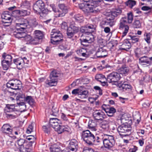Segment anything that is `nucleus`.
I'll return each mask as SVG.
<instances>
[{
  "label": "nucleus",
  "instance_id": "f257e3e1",
  "mask_svg": "<svg viewBox=\"0 0 152 152\" xmlns=\"http://www.w3.org/2000/svg\"><path fill=\"white\" fill-rule=\"evenodd\" d=\"M82 135L84 141L89 145L94 144L99 145L101 142V139L100 137L99 134L96 133L93 134L89 130L83 131Z\"/></svg>",
  "mask_w": 152,
  "mask_h": 152
},
{
  "label": "nucleus",
  "instance_id": "f03ea898",
  "mask_svg": "<svg viewBox=\"0 0 152 152\" xmlns=\"http://www.w3.org/2000/svg\"><path fill=\"white\" fill-rule=\"evenodd\" d=\"M79 7L85 12L96 13L100 11V7L94 4V3L89 2L85 4H80Z\"/></svg>",
  "mask_w": 152,
  "mask_h": 152
},
{
  "label": "nucleus",
  "instance_id": "7ed1b4c3",
  "mask_svg": "<svg viewBox=\"0 0 152 152\" xmlns=\"http://www.w3.org/2000/svg\"><path fill=\"white\" fill-rule=\"evenodd\" d=\"M50 7L56 13V17H63L65 16L68 11L69 8L64 4H61L58 5L59 10H58L55 5L51 4Z\"/></svg>",
  "mask_w": 152,
  "mask_h": 152
},
{
  "label": "nucleus",
  "instance_id": "20e7f679",
  "mask_svg": "<svg viewBox=\"0 0 152 152\" xmlns=\"http://www.w3.org/2000/svg\"><path fill=\"white\" fill-rule=\"evenodd\" d=\"M51 42L54 45L61 43L63 41V35L61 32L56 29H53L50 33Z\"/></svg>",
  "mask_w": 152,
  "mask_h": 152
},
{
  "label": "nucleus",
  "instance_id": "39448f33",
  "mask_svg": "<svg viewBox=\"0 0 152 152\" xmlns=\"http://www.w3.org/2000/svg\"><path fill=\"white\" fill-rule=\"evenodd\" d=\"M15 109L14 105L7 104L4 109L6 117L9 119H15L18 115L15 112Z\"/></svg>",
  "mask_w": 152,
  "mask_h": 152
},
{
  "label": "nucleus",
  "instance_id": "423d86ee",
  "mask_svg": "<svg viewBox=\"0 0 152 152\" xmlns=\"http://www.w3.org/2000/svg\"><path fill=\"white\" fill-rule=\"evenodd\" d=\"M59 72L56 70L52 71L49 76L50 80L45 81V83L51 86H55L58 81V77L60 76Z\"/></svg>",
  "mask_w": 152,
  "mask_h": 152
},
{
  "label": "nucleus",
  "instance_id": "0eeeda50",
  "mask_svg": "<svg viewBox=\"0 0 152 152\" xmlns=\"http://www.w3.org/2000/svg\"><path fill=\"white\" fill-rule=\"evenodd\" d=\"M102 141L104 148L108 149H110L115 144L114 138L112 135L104 134Z\"/></svg>",
  "mask_w": 152,
  "mask_h": 152
},
{
  "label": "nucleus",
  "instance_id": "6e6552de",
  "mask_svg": "<svg viewBox=\"0 0 152 152\" xmlns=\"http://www.w3.org/2000/svg\"><path fill=\"white\" fill-rule=\"evenodd\" d=\"M6 86L8 88L13 90H18L21 87L20 81L17 79H13L9 80L7 83Z\"/></svg>",
  "mask_w": 152,
  "mask_h": 152
},
{
  "label": "nucleus",
  "instance_id": "1a4fd4ad",
  "mask_svg": "<svg viewBox=\"0 0 152 152\" xmlns=\"http://www.w3.org/2000/svg\"><path fill=\"white\" fill-rule=\"evenodd\" d=\"M121 77L119 73L114 72L111 73L107 75L106 80L109 83L113 82L116 85L120 82H118Z\"/></svg>",
  "mask_w": 152,
  "mask_h": 152
},
{
  "label": "nucleus",
  "instance_id": "9d476101",
  "mask_svg": "<svg viewBox=\"0 0 152 152\" xmlns=\"http://www.w3.org/2000/svg\"><path fill=\"white\" fill-rule=\"evenodd\" d=\"M95 26L91 24H88L85 26H82L80 28V31L82 33L88 35L91 34L95 30Z\"/></svg>",
  "mask_w": 152,
  "mask_h": 152
},
{
  "label": "nucleus",
  "instance_id": "9b49d317",
  "mask_svg": "<svg viewBox=\"0 0 152 152\" xmlns=\"http://www.w3.org/2000/svg\"><path fill=\"white\" fill-rule=\"evenodd\" d=\"M13 35L15 37L18 38H24V40L27 42V43L28 44H30V42L32 39L30 35H27L25 33L23 32H20L18 31H14Z\"/></svg>",
  "mask_w": 152,
  "mask_h": 152
},
{
  "label": "nucleus",
  "instance_id": "f8f14e48",
  "mask_svg": "<svg viewBox=\"0 0 152 152\" xmlns=\"http://www.w3.org/2000/svg\"><path fill=\"white\" fill-rule=\"evenodd\" d=\"M117 130L121 138L128 136V134H126V133L129 131L127 126L124 125L119 126Z\"/></svg>",
  "mask_w": 152,
  "mask_h": 152
},
{
  "label": "nucleus",
  "instance_id": "ddd939ff",
  "mask_svg": "<svg viewBox=\"0 0 152 152\" xmlns=\"http://www.w3.org/2000/svg\"><path fill=\"white\" fill-rule=\"evenodd\" d=\"M117 86L121 90L124 91H130L132 90V87L129 84H127L126 82H120L117 84Z\"/></svg>",
  "mask_w": 152,
  "mask_h": 152
},
{
  "label": "nucleus",
  "instance_id": "4468645a",
  "mask_svg": "<svg viewBox=\"0 0 152 152\" xmlns=\"http://www.w3.org/2000/svg\"><path fill=\"white\" fill-rule=\"evenodd\" d=\"M78 148V143L75 139L72 140L69 144L68 148L70 152H75Z\"/></svg>",
  "mask_w": 152,
  "mask_h": 152
},
{
  "label": "nucleus",
  "instance_id": "2eb2a0df",
  "mask_svg": "<svg viewBox=\"0 0 152 152\" xmlns=\"http://www.w3.org/2000/svg\"><path fill=\"white\" fill-rule=\"evenodd\" d=\"M93 115L95 119L102 121L104 118V114L101 110H96L93 113Z\"/></svg>",
  "mask_w": 152,
  "mask_h": 152
},
{
  "label": "nucleus",
  "instance_id": "dca6fc26",
  "mask_svg": "<svg viewBox=\"0 0 152 152\" xmlns=\"http://www.w3.org/2000/svg\"><path fill=\"white\" fill-rule=\"evenodd\" d=\"M44 3L41 0H39L37 1L34 4L33 9L36 12H38L41 10L44 7Z\"/></svg>",
  "mask_w": 152,
  "mask_h": 152
},
{
  "label": "nucleus",
  "instance_id": "f3484780",
  "mask_svg": "<svg viewBox=\"0 0 152 152\" xmlns=\"http://www.w3.org/2000/svg\"><path fill=\"white\" fill-rule=\"evenodd\" d=\"M28 25L27 21L25 20V21H23L22 23H16V26L17 30L15 31H18L20 32H23L25 29Z\"/></svg>",
  "mask_w": 152,
  "mask_h": 152
},
{
  "label": "nucleus",
  "instance_id": "a211bd4d",
  "mask_svg": "<svg viewBox=\"0 0 152 152\" xmlns=\"http://www.w3.org/2000/svg\"><path fill=\"white\" fill-rule=\"evenodd\" d=\"M96 55L97 58L105 57L107 55V50L103 47L100 48L96 52Z\"/></svg>",
  "mask_w": 152,
  "mask_h": 152
},
{
  "label": "nucleus",
  "instance_id": "6ab92c4d",
  "mask_svg": "<svg viewBox=\"0 0 152 152\" xmlns=\"http://www.w3.org/2000/svg\"><path fill=\"white\" fill-rule=\"evenodd\" d=\"M1 131L4 133L10 134L12 133V130L9 124H5L2 127Z\"/></svg>",
  "mask_w": 152,
  "mask_h": 152
},
{
  "label": "nucleus",
  "instance_id": "aec40b11",
  "mask_svg": "<svg viewBox=\"0 0 152 152\" xmlns=\"http://www.w3.org/2000/svg\"><path fill=\"white\" fill-rule=\"evenodd\" d=\"M131 47V44L130 41L129 39H126L124 40L123 44L119 48L121 50H125L127 51Z\"/></svg>",
  "mask_w": 152,
  "mask_h": 152
},
{
  "label": "nucleus",
  "instance_id": "412c9836",
  "mask_svg": "<svg viewBox=\"0 0 152 152\" xmlns=\"http://www.w3.org/2000/svg\"><path fill=\"white\" fill-rule=\"evenodd\" d=\"M13 63L16 65L17 68L18 69H21L24 66L22 61V57L14 59L13 60Z\"/></svg>",
  "mask_w": 152,
  "mask_h": 152
},
{
  "label": "nucleus",
  "instance_id": "4be33fe9",
  "mask_svg": "<svg viewBox=\"0 0 152 152\" xmlns=\"http://www.w3.org/2000/svg\"><path fill=\"white\" fill-rule=\"evenodd\" d=\"M12 57L11 55L4 53L2 55L1 61L7 63L12 64Z\"/></svg>",
  "mask_w": 152,
  "mask_h": 152
},
{
  "label": "nucleus",
  "instance_id": "5701e85b",
  "mask_svg": "<svg viewBox=\"0 0 152 152\" xmlns=\"http://www.w3.org/2000/svg\"><path fill=\"white\" fill-rule=\"evenodd\" d=\"M49 123L50 126L54 129L61 123L60 121L56 118H50Z\"/></svg>",
  "mask_w": 152,
  "mask_h": 152
},
{
  "label": "nucleus",
  "instance_id": "b1692460",
  "mask_svg": "<svg viewBox=\"0 0 152 152\" xmlns=\"http://www.w3.org/2000/svg\"><path fill=\"white\" fill-rule=\"evenodd\" d=\"M114 17L113 16L111 15L107 17L106 20L104 21V23L106 25H109L110 26H112L115 24V22L114 20Z\"/></svg>",
  "mask_w": 152,
  "mask_h": 152
},
{
  "label": "nucleus",
  "instance_id": "393cba45",
  "mask_svg": "<svg viewBox=\"0 0 152 152\" xmlns=\"http://www.w3.org/2000/svg\"><path fill=\"white\" fill-rule=\"evenodd\" d=\"M118 71L120 74L126 75L129 72V68L127 66L124 65L118 69Z\"/></svg>",
  "mask_w": 152,
  "mask_h": 152
},
{
  "label": "nucleus",
  "instance_id": "a878e982",
  "mask_svg": "<svg viewBox=\"0 0 152 152\" xmlns=\"http://www.w3.org/2000/svg\"><path fill=\"white\" fill-rule=\"evenodd\" d=\"M97 121L95 120H90L88 124V126L90 129L92 131H96L97 130Z\"/></svg>",
  "mask_w": 152,
  "mask_h": 152
},
{
  "label": "nucleus",
  "instance_id": "bb28decb",
  "mask_svg": "<svg viewBox=\"0 0 152 152\" xmlns=\"http://www.w3.org/2000/svg\"><path fill=\"white\" fill-rule=\"evenodd\" d=\"M55 130L57 131L59 134H61L65 131H68V128L64 126H61L59 124L55 128Z\"/></svg>",
  "mask_w": 152,
  "mask_h": 152
},
{
  "label": "nucleus",
  "instance_id": "cd10ccee",
  "mask_svg": "<svg viewBox=\"0 0 152 152\" xmlns=\"http://www.w3.org/2000/svg\"><path fill=\"white\" fill-rule=\"evenodd\" d=\"M2 18V22L6 23V21L7 20L9 21L10 22L12 21V18L11 15L8 13H5L1 15Z\"/></svg>",
  "mask_w": 152,
  "mask_h": 152
},
{
  "label": "nucleus",
  "instance_id": "c85d7f7f",
  "mask_svg": "<svg viewBox=\"0 0 152 152\" xmlns=\"http://www.w3.org/2000/svg\"><path fill=\"white\" fill-rule=\"evenodd\" d=\"M27 23L33 27H35L39 25L36 18L33 17H30L29 18Z\"/></svg>",
  "mask_w": 152,
  "mask_h": 152
},
{
  "label": "nucleus",
  "instance_id": "c756f323",
  "mask_svg": "<svg viewBox=\"0 0 152 152\" xmlns=\"http://www.w3.org/2000/svg\"><path fill=\"white\" fill-rule=\"evenodd\" d=\"M13 12L17 14H19L20 15L22 16H25L30 14V12L28 10H22L20 11L16 10L14 11Z\"/></svg>",
  "mask_w": 152,
  "mask_h": 152
},
{
  "label": "nucleus",
  "instance_id": "7c9ffc66",
  "mask_svg": "<svg viewBox=\"0 0 152 152\" xmlns=\"http://www.w3.org/2000/svg\"><path fill=\"white\" fill-rule=\"evenodd\" d=\"M119 23V28H122L123 27L127 26V25L128 22L127 21V18L126 17H123L121 18L120 20Z\"/></svg>",
  "mask_w": 152,
  "mask_h": 152
},
{
  "label": "nucleus",
  "instance_id": "2f4dec72",
  "mask_svg": "<svg viewBox=\"0 0 152 152\" xmlns=\"http://www.w3.org/2000/svg\"><path fill=\"white\" fill-rule=\"evenodd\" d=\"M139 62L141 63H145L149 65L151 64V62L149 61V57L146 56H144L140 57L139 59Z\"/></svg>",
  "mask_w": 152,
  "mask_h": 152
},
{
  "label": "nucleus",
  "instance_id": "473e14b6",
  "mask_svg": "<svg viewBox=\"0 0 152 152\" xmlns=\"http://www.w3.org/2000/svg\"><path fill=\"white\" fill-rule=\"evenodd\" d=\"M100 127L105 131H108L109 129V122L106 120L103 121L100 124Z\"/></svg>",
  "mask_w": 152,
  "mask_h": 152
},
{
  "label": "nucleus",
  "instance_id": "72a5a7b5",
  "mask_svg": "<svg viewBox=\"0 0 152 152\" xmlns=\"http://www.w3.org/2000/svg\"><path fill=\"white\" fill-rule=\"evenodd\" d=\"M87 51L86 49L82 48L77 50V53L80 56L87 58L88 56V54L86 53Z\"/></svg>",
  "mask_w": 152,
  "mask_h": 152
},
{
  "label": "nucleus",
  "instance_id": "f704fd0d",
  "mask_svg": "<svg viewBox=\"0 0 152 152\" xmlns=\"http://www.w3.org/2000/svg\"><path fill=\"white\" fill-rule=\"evenodd\" d=\"M94 39L91 37H87L85 39H83L81 40V43L82 45L87 46L88 45L85 44V43H90L93 41Z\"/></svg>",
  "mask_w": 152,
  "mask_h": 152
},
{
  "label": "nucleus",
  "instance_id": "c9c22d12",
  "mask_svg": "<svg viewBox=\"0 0 152 152\" xmlns=\"http://www.w3.org/2000/svg\"><path fill=\"white\" fill-rule=\"evenodd\" d=\"M95 79L97 81L106 84V82L104 80H106L107 78H105V76L101 74H97L95 76Z\"/></svg>",
  "mask_w": 152,
  "mask_h": 152
},
{
  "label": "nucleus",
  "instance_id": "e433bc0d",
  "mask_svg": "<svg viewBox=\"0 0 152 152\" xmlns=\"http://www.w3.org/2000/svg\"><path fill=\"white\" fill-rule=\"evenodd\" d=\"M121 13V10L120 8L116 9L111 11V15L114 18L119 15Z\"/></svg>",
  "mask_w": 152,
  "mask_h": 152
},
{
  "label": "nucleus",
  "instance_id": "4c0bfd02",
  "mask_svg": "<svg viewBox=\"0 0 152 152\" xmlns=\"http://www.w3.org/2000/svg\"><path fill=\"white\" fill-rule=\"evenodd\" d=\"M88 92L86 90H80L79 97L81 99L86 98L88 96Z\"/></svg>",
  "mask_w": 152,
  "mask_h": 152
},
{
  "label": "nucleus",
  "instance_id": "58836bf2",
  "mask_svg": "<svg viewBox=\"0 0 152 152\" xmlns=\"http://www.w3.org/2000/svg\"><path fill=\"white\" fill-rule=\"evenodd\" d=\"M116 112L115 109L114 107H110L108 109H107L105 112L107 115L109 117H112L114 114Z\"/></svg>",
  "mask_w": 152,
  "mask_h": 152
},
{
  "label": "nucleus",
  "instance_id": "ea45409f",
  "mask_svg": "<svg viewBox=\"0 0 152 152\" xmlns=\"http://www.w3.org/2000/svg\"><path fill=\"white\" fill-rule=\"evenodd\" d=\"M24 101L28 103L30 105H33L34 102V100L31 96H26Z\"/></svg>",
  "mask_w": 152,
  "mask_h": 152
},
{
  "label": "nucleus",
  "instance_id": "a19ab883",
  "mask_svg": "<svg viewBox=\"0 0 152 152\" xmlns=\"http://www.w3.org/2000/svg\"><path fill=\"white\" fill-rule=\"evenodd\" d=\"M34 37L39 40L42 39L43 37V35L42 33L39 30L35 31H34Z\"/></svg>",
  "mask_w": 152,
  "mask_h": 152
},
{
  "label": "nucleus",
  "instance_id": "79ce46f5",
  "mask_svg": "<svg viewBox=\"0 0 152 152\" xmlns=\"http://www.w3.org/2000/svg\"><path fill=\"white\" fill-rule=\"evenodd\" d=\"M17 142L20 147H22L23 146H26L27 144V141L24 139L21 138H20L17 140Z\"/></svg>",
  "mask_w": 152,
  "mask_h": 152
},
{
  "label": "nucleus",
  "instance_id": "37998d69",
  "mask_svg": "<svg viewBox=\"0 0 152 152\" xmlns=\"http://www.w3.org/2000/svg\"><path fill=\"white\" fill-rule=\"evenodd\" d=\"M68 29H69V30L74 32L75 34L77 33L79 30L78 27H77L74 24L70 25Z\"/></svg>",
  "mask_w": 152,
  "mask_h": 152
},
{
  "label": "nucleus",
  "instance_id": "c03bdc74",
  "mask_svg": "<svg viewBox=\"0 0 152 152\" xmlns=\"http://www.w3.org/2000/svg\"><path fill=\"white\" fill-rule=\"evenodd\" d=\"M74 18L76 20L80 23H82L84 21V17L80 15L77 14L75 15L74 17Z\"/></svg>",
  "mask_w": 152,
  "mask_h": 152
},
{
  "label": "nucleus",
  "instance_id": "a18cd8bd",
  "mask_svg": "<svg viewBox=\"0 0 152 152\" xmlns=\"http://www.w3.org/2000/svg\"><path fill=\"white\" fill-rule=\"evenodd\" d=\"M51 152H62V151L60 147L56 145H54L50 148Z\"/></svg>",
  "mask_w": 152,
  "mask_h": 152
},
{
  "label": "nucleus",
  "instance_id": "49530a36",
  "mask_svg": "<svg viewBox=\"0 0 152 152\" xmlns=\"http://www.w3.org/2000/svg\"><path fill=\"white\" fill-rule=\"evenodd\" d=\"M151 35L150 33H145L144 35L145 40L149 44L151 43Z\"/></svg>",
  "mask_w": 152,
  "mask_h": 152
},
{
  "label": "nucleus",
  "instance_id": "de8ad7c7",
  "mask_svg": "<svg viewBox=\"0 0 152 152\" xmlns=\"http://www.w3.org/2000/svg\"><path fill=\"white\" fill-rule=\"evenodd\" d=\"M136 4V2L132 0H129L125 2L126 5L131 8H132Z\"/></svg>",
  "mask_w": 152,
  "mask_h": 152
},
{
  "label": "nucleus",
  "instance_id": "09e8293b",
  "mask_svg": "<svg viewBox=\"0 0 152 152\" xmlns=\"http://www.w3.org/2000/svg\"><path fill=\"white\" fill-rule=\"evenodd\" d=\"M26 97L24 94L20 93L18 94L16 96V99L17 102L21 100L24 101Z\"/></svg>",
  "mask_w": 152,
  "mask_h": 152
},
{
  "label": "nucleus",
  "instance_id": "8fccbe9b",
  "mask_svg": "<svg viewBox=\"0 0 152 152\" xmlns=\"http://www.w3.org/2000/svg\"><path fill=\"white\" fill-rule=\"evenodd\" d=\"M17 104L20 108L21 111H24L26 109V106L24 102H17Z\"/></svg>",
  "mask_w": 152,
  "mask_h": 152
},
{
  "label": "nucleus",
  "instance_id": "3c124183",
  "mask_svg": "<svg viewBox=\"0 0 152 152\" xmlns=\"http://www.w3.org/2000/svg\"><path fill=\"white\" fill-rule=\"evenodd\" d=\"M119 29L121 30H122L123 31L122 37H124L127 34L128 32L129 28V26H127L125 27H122V28Z\"/></svg>",
  "mask_w": 152,
  "mask_h": 152
},
{
  "label": "nucleus",
  "instance_id": "603ef678",
  "mask_svg": "<svg viewBox=\"0 0 152 152\" xmlns=\"http://www.w3.org/2000/svg\"><path fill=\"white\" fill-rule=\"evenodd\" d=\"M131 39H128L130 41V43L132 42L133 43L137 42L139 40V37L137 36H131Z\"/></svg>",
  "mask_w": 152,
  "mask_h": 152
},
{
  "label": "nucleus",
  "instance_id": "864d4df0",
  "mask_svg": "<svg viewBox=\"0 0 152 152\" xmlns=\"http://www.w3.org/2000/svg\"><path fill=\"white\" fill-rule=\"evenodd\" d=\"M127 22L129 23H131L133 20V15L132 13L130 12L127 14Z\"/></svg>",
  "mask_w": 152,
  "mask_h": 152
},
{
  "label": "nucleus",
  "instance_id": "5fc2aeb1",
  "mask_svg": "<svg viewBox=\"0 0 152 152\" xmlns=\"http://www.w3.org/2000/svg\"><path fill=\"white\" fill-rule=\"evenodd\" d=\"M1 64L4 69L5 70H7L9 67L12 64L9 63H8L7 62H4V61H1Z\"/></svg>",
  "mask_w": 152,
  "mask_h": 152
},
{
  "label": "nucleus",
  "instance_id": "6e6d98bb",
  "mask_svg": "<svg viewBox=\"0 0 152 152\" xmlns=\"http://www.w3.org/2000/svg\"><path fill=\"white\" fill-rule=\"evenodd\" d=\"M75 34L74 32L72 31L69 29H68L67 31L66 34L67 37L69 39L72 38Z\"/></svg>",
  "mask_w": 152,
  "mask_h": 152
},
{
  "label": "nucleus",
  "instance_id": "4d7b16f0",
  "mask_svg": "<svg viewBox=\"0 0 152 152\" xmlns=\"http://www.w3.org/2000/svg\"><path fill=\"white\" fill-rule=\"evenodd\" d=\"M25 146L19 147V150L20 152H30V149L26 147V145L25 147Z\"/></svg>",
  "mask_w": 152,
  "mask_h": 152
},
{
  "label": "nucleus",
  "instance_id": "13d9d810",
  "mask_svg": "<svg viewBox=\"0 0 152 152\" xmlns=\"http://www.w3.org/2000/svg\"><path fill=\"white\" fill-rule=\"evenodd\" d=\"M39 39L34 37V38H32L30 43L31 44L37 45L39 43Z\"/></svg>",
  "mask_w": 152,
  "mask_h": 152
},
{
  "label": "nucleus",
  "instance_id": "bf43d9fd",
  "mask_svg": "<svg viewBox=\"0 0 152 152\" xmlns=\"http://www.w3.org/2000/svg\"><path fill=\"white\" fill-rule=\"evenodd\" d=\"M134 26L135 28H140L141 26L140 21L138 20H135L134 23Z\"/></svg>",
  "mask_w": 152,
  "mask_h": 152
},
{
  "label": "nucleus",
  "instance_id": "052dcab7",
  "mask_svg": "<svg viewBox=\"0 0 152 152\" xmlns=\"http://www.w3.org/2000/svg\"><path fill=\"white\" fill-rule=\"evenodd\" d=\"M43 129L45 132L48 134L50 131V128L48 126H43Z\"/></svg>",
  "mask_w": 152,
  "mask_h": 152
},
{
  "label": "nucleus",
  "instance_id": "680f3d73",
  "mask_svg": "<svg viewBox=\"0 0 152 152\" xmlns=\"http://www.w3.org/2000/svg\"><path fill=\"white\" fill-rule=\"evenodd\" d=\"M61 28L62 29L68 30V29L67 23L65 22H63L61 25Z\"/></svg>",
  "mask_w": 152,
  "mask_h": 152
},
{
  "label": "nucleus",
  "instance_id": "e2e57ef3",
  "mask_svg": "<svg viewBox=\"0 0 152 152\" xmlns=\"http://www.w3.org/2000/svg\"><path fill=\"white\" fill-rule=\"evenodd\" d=\"M94 88L96 91H99V93L100 95H102V90L99 87L96 86L94 87Z\"/></svg>",
  "mask_w": 152,
  "mask_h": 152
},
{
  "label": "nucleus",
  "instance_id": "0e129e2a",
  "mask_svg": "<svg viewBox=\"0 0 152 152\" xmlns=\"http://www.w3.org/2000/svg\"><path fill=\"white\" fill-rule=\"evenodd\" d=\"M22 61L24 65L25 64H28L29 62V60L26 57H22Z\"/></svg>",
  "mask_w": 152,
  "mask_h": 152
},
{
  "label": "nucleus",
  "instance_id": "69168bd1",
  "mask_svg": "<svg viewBox=\"0 0 152 152\" xmlns=\"http://www.w3.org/2000/svg\"><path fill=\"white\" fill-rule=\"evenodd\" d=\"M33 126L32 124L29 125L27 129L26 132L28 134L30 133L32 131Z\"/></svg>",
  "mask_w": 152,
  "mask_h": 152
},
{
  "label": "nucleus",
  "instance_id": "338daca9",
  "mask_svg": "<svg viewBox=\"0 0 152 152\" xmlns=\"http://www.w3.org/2000/svg\"><path fill=\"white\" fill-rule=\"evenodd\" d=\"M110 107L109 105L105 104H103L102 106V109L104 110L105 112H106L107 109H108Z\"/></svg>",
  "mask_w": 152,
  "mask_h": 152
},
{
  "label": "nucleus",
  "instance_id": "774afa93",
  "mask_svg": "<svg viewBox=\"0 0 152 152\" xmlns=\"http://www.w3.org/2000/svg\"><path fill=\"white\" fill-rule=\"evenodd\" d=\"M83 152H94V151L92 148H84Z\"/></svg>",
  "mask_w": 152,
  "mask_h": 152
}]
</instances>
